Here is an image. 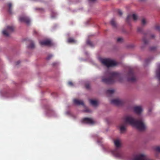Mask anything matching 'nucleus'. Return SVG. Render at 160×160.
<instances>
[{"instance_id":"4","label":"nucleus","mask_w":160,"mask_h":160,"mask_svg":"<svg viewBox=\"0 0 160 160\" xmlns=\"http://www.w3.org/2000/svg\"><path fill=\"white\" fill-rule=\"evenodd\" d=\"M100 61L102 63L107 67H113L117 64L115 61L109 58H102Z\"/></svg>"},{"instance_id":"42","label":"nucleus","mask_w":160,"mask_h":160,"mask_svg":"<svg viewBox=\"0 0 160 160\" xmlns=\"http://www.w3.org/2000/svg\"><path fill=\"white\" fill-rule=\"evenodd\" d=\"M145 62H148V59H147L145 60Z\"/></svg>"},{"instance_id":"14","label":"nucleus","mask_w":160,"mask_h":160,"mask_svg":"<svg viewBox=\"0 0 160 160\" xmlns=\"http://www.w3.org/2000/svg\"><path fill=\"white\" fill-rule=\"evenodd\" d=\"M74 104L76 105H82L84 106V103L82 101L77 99H74L73 101Z\"/></svg>"},{"instance_id":"22","label":"nucleus","mask_w":160,"mask_h":160,"mask_svg":"<svg viewBox=\"0 0 160 160\" xmlns=\"http://www.w3.org/2000/svg\"><path fill=\"white\" fill-rule=\"evenodd\" d=\"M2 96L5 97H8V93L7 92H4L2 93Z\"/></svg>"},{"instance_id":"1","label":"nucleus","mask_w":160,"mask_h":160,"mask_svg":"<svg viewBox=\"0 0 160 160\" xmlns=\"http://www.w3.org/2000/svg\"><path fill=\"white\" fill-rule=\"evenodd\" d=\"M122 77L121 74L117 72H111L109 70L106 71L104 76L102 77V81L107 84H112L116 81L121 82Z\"/></svg>"},{"instance_id":"11","label":"nucleus","mask_w":160,"mask_h":160,"mask_svg":"<svg viewBox=\"0 0 160 160\" xmlns=\"http://www.w3.org/2000/svg\"><path fill=\"white\" fill-rule=\"evenodd\" d=\"M82 122L84 123L89 124H93L94 122L93 120L89 118H85L82 119Z\"/></svg>"},{"instance_id":"24","label":"nucleus","mask_w":160,"mask_h":160,"mask_svg":"<svg viewBox=\"0 0 160 160\" xmlns=\"http://www.w3.org/2000/svg\"><path fill=\"white\" fill-rule=\"evenodd\" d=\"M68 41L70 43L75 42V40L72 38H70L68 39Z\"/></svg>"},{"instance_id":"18","label":"nucleus","mask_w":160,"mask_h":160,"mask_svg":"<svg viewBox=\"0 0 160 160\" xmlns=\"http://www.w3.org/2000/svg\"><path fill=\"white\" fill-rule=\"evenodd\" d=\"M35 47L34 44L32 41L30 42V45L28 46V47L30 48H33Z\"/></svg>"},{"instance_id":"37","label":"nucleus","mask_w":160,"mask_h":160,"mask_svg":"<svg viewBox=\"0 0 160 160\" xmlns=\"http://www.w3.org/2000/svg\"><path fill=\"white\" fill-rule=\"evenodd\" d=\"M57 64V62H54L52 63V65L53 66H55Z\"/></svg>"},{"instance_id":"35","label":"nucleus","mask_w":160,"mask_h":160,"mask_svg":"<svg viewBox=\"0 0 160 160\" xmlns=\"http://www.w3.org/2000/svg\"><path fill=\"white\" fill-rule=\"evenodd\" d=\"M85 112H91V111L90 109H89L88 108H86L85 110H84Z\"/></svg>"},{"instance_id":"31","label":"nucleus","mask_w":160,"mask_h":160,"mask_svg":"<svg viewBox=\"0 0 160 160\" xmlns=\"http://www.w3.org/2000/svg\"><path fill=\"white\" fill-rule=\"evenodd\" d=\"M156 49V47H151L150 48V50L151 51L155 50Z\"/></svg>"},{"instance_id":"12","label":"nucleus","mask_w":160,"mask_h":160,"mask_svg":"<svg viewBox=\"0 0 160 160\" xmlns=\"http://www.w3.org/2000/svg\"><path fill=\"white\" fill-rule=\"evenodd\" d=\"M40 43L41 45L51 46L52 45L51 42L49 40L41 41L40 42Z\"/></svg>"},{"instance_id":"44","label":"nucleus","mask_w":160,"mask_h":160,"mask_svg":"<svg viewBox=\"0 0 160 160\" xmlns=\"http://www.w3.org/2000/svg\"><path fill=\"white\" fill-rule=\"evenodd\" d=\"M34 33H36H36H37V32H36V31H34Z\"/></svg>"},{"instance_id":"3","label":"nucleus","mask_w":160,"mask_h":160,"mask_svg":"<svg viewBox=\"0 0 160 160\" xmlns=\"http://www.w3.org/2000/svg\"><path fill=\"white\" fill-rule=\"evenodd\" d=\"M114 144L116 149L112 152L113 154L116 157L121 159H124L125 155L121 151L119 150L118 148L122 147V143L120 140L115 139L114 140Z\"/></svg>"},{"instance_id":"7","label":"nucleus","mask_w":160,"mask_h":160,"mask_svg":"<svg viewBox=\"0 0 160 160\" xmlns=\"http://www.w3.org/2000/svg\"><path fill=\"white\" fill-rule=\"evenodd\" d=\"M14 28L12 26H7L6 29L2 31L3 34L6 37L9 36L10 34L14 31Z\"/></svg>"},{"instance_id":"6","label":"nucleus","mask_w":160,"mask_h":160,"mask_svg":"<svg viewBox=\"0 0 160 160\" xmlns=\"http://www.w3.org/2000/svg\"><path fill=\"white\" fill-rule=\"evenodd\" d=\"M123 123L120 126V129L121 132H123L126 130L128 124H130V116L125 117L123 118Z\"/></svg>"},{"instance_id":"41","label":"nucleus","mask_w":160,"mask_h":160,"mask_svg":"<svg viewBox=\"0 0 160 160\" xmlns=\"http://www.w3.org/2000/svg\"><path fill=\"white\" fill-rule=\"evenodd\" d=\"M96 0H89V1H92V2H94Z\"/></svg>"},{"instance_id":"30","label":"nucleus","mask_w":160,"mask_h":160,"mask_svg":"<svg viewBox=\"0 0 160 160\" xmlns=\"http://www.w3.org/2000/svg\"><path fill=\"white\" fill-rule=\"evenodd\" d=\"M118 14L120 16H121L122 14V11L120 10H118Z\"/></svg>"},{"instance_id":"21","label":"nucleus","mask_w":160,"mask_h":160,"mask_svg":"<svg viewBox=\"0 0 160 160\" xmlns=\"http://www.w3.org/2000/svg\"><path fill=\"white\" fill-rule=\"evenodd\" d=\"M111 24L113 27H116V23L114 19H112L111 21Z\"/></svg>"},{"instance_id":"39","label":"nucleus","mask_w":160,"mask_h":160,"mask_svg":"<svg viewBox=\"0 0 160 160\" xmlns=\"http://www.w3.org/2000/svg\"><path fill=\"white\" fill-rule=\"evenodd\" d=\"M155 157L157 158H159L157 154L155 155Z\"/></svg>"},{"instance_id":"38","label":"nucleus","mask_w":160,"mask_h":160,"mask_svg":"<svg viewBox=\"0 0 160 160\" xmlns=\"http://www.w3.org/2000/svg\"><path fill=\"white\" fill-rule=\"evenodd\" d=\"M20 61H17V62H16V65H18L19 63H20Z\"/></svg>"},{"instance_id":"29","label":"nucleus","mask_w":160,"mask_h":160,"mask_svg":"<svg viewBox=\"0 0 160 160\" xmlns=\"http://www.w3.org/2000/svg\"><path fill=\"white\" fill-rule=\"evenodd\" d=\"M155 28L156 29L158 30L160 32V26L156 25L155 26Z\"/></svg>"},{"instance_id":"40","label":"nucleus","mask_w":160,"mask_h":160,"mask_svg":"<svg viewBox=\"0 0 160 160\" xmlns=\"http://www.w3.org/2000/svg\"><path fill=\"white\" fill-rule=\"evenodd\" d=\"M130 74V71L129 70H128V75H129Z\"/></svg>"},{"instance_id":"28","label":"nucleus","mask_w":160,"mask_h":160,"mask_svg":"<svg viewBox=\"0 0 160 160\" xmlns=\"http://www.w3.org/2000/svg\"><path fill=\"white\" fill-rule=\"evenodd\" d=\"M117 41L118 42H122L123 41V39L122 38H118L117 39Z\"/></svg>"},{"instance_id":"36","label":"nucleus","mask_w":160,"mask_h":160,"mask_svg":"<svg viewBox=\"0 0 160 160\" xmlns=\"http://www.w3.org/2000/svg\"><path fill=\"white\" fill-rule=\"evenodd\" d=\"M155 37V36L153 34H152L151 35V36H150V37H151V38H154Z\"/></svg>"},{"instance_id":"16","label":"nucleus","mask_w":160,"mask_h":160,"mask_svg":"<svg viewBox=\"0 0 160 160\" xmlns=\"http://www.w3.org/2000/svg\"><path fill=\"white\" fill-rule=\"evenodd\" d=\"M158 69L156 71V76L159 79L160 81V64L158 65Z\"/></svg>"},{"instance_id":"2","label":"nucleus","mask_w":160,"mask_h":160,"mask_svg":"<svg viewBox=\"0 0 160 160\" xmlns=\"http://www.w3.org/2000/svg\"><path fill=\"white\" fill-rule=\"evenodd\" d=\"M133 125L140 131H144L146 128L142 118L140 116L137 119H134L131 117V125Z\"/></svg>"},{"instance_id":"15","label":"nucleus","mask_w":160,"mask_h":160,"mask_svg":"<svg viewBox=\"0 0 160 160\" xmlns=\"http://www.w3.org/2000/svg\"><path fill=\"white\" fill-rule=\"evenodd\" d=\"M8 10V12L10 14L12 12V4L11 3H8L7 4Z\"/></svg>"},{"instance_id":"33","label":"nucleus","mask_w":160,"mask_h":160,"mask_svg":"<svg viewBox=\"0 0 160 160\" xmlns=\"http://www.w3.org/2000/svg\"><path fill=\"white\" fill-rule=\"evenodd\" d=\"M68 84L70 86H73V83L71 81H69Z\"/></svg>"},{"instance_id":"23","label":"nucleus","mask_w":160,"mask_h":160,"mask_svg":"<svg viewBox=\"0 0 160 160\" xmlns=\"http://www.w3.org/2000/svg\"><path fill=\"white\" fill-rule=\"evenodd\" d=\"M87 43L88 45L91 47L93 46V45L92 42L89 40H88L87 41Z\"/></svg>"},{"instance_id":"25","label":"nucleus","mask_w":160,"mask_h":160,"mask_svg":"<svg viewBox=\"0 0 160 160\" xmlns=\"http://www.w3.org/2000/svg\"><path fill=\"white\" fill-rule=\"evenodd\" d=\"M155 150L157 152H160V146H158L156 147L155 148Z\"/></svg>"},{"instance_id":"27","label":"nucleus","mask_w":160,"mask_h":160,"mask_svg":"<svg viewBox=\"0 0 160 160\" xmlns=\"http://www.w3.org/2000/svg\"><path fill=\"white\" fill-rule=\"evenodd\" d=\"M142 24L143 25H145L147 23V22L145 18H142L141 21Z\"/></svg>"},{"instance_id":"26","label":"nucleus","mask_w":160,"mask_h":160,"mask_svg":"<svg viewBox=\"0 0 160 160\" xmlns=\"http://www.w3.org/2000/svg\"><path fill=\"white\" fill-rule=\"evenodd\" d=\"M132 17L134 20H136L137 19V16L135 14H133L132 17L131 16V18Z\"/></svg>"},{"instance_id":"8","label":"nucleus","mask_w":160,"mask_h":160,"mask_svg":"<svg viewBox=\"0 0 160 160\" xmlns=\"http://www.w3.org/2000/svg\"><path fill=\"white\" fill-rule=\"evenodd\" d=\"M111 103L118 106L122 105L125 103V101L122 99H114L111 101Z\"/></svg>"},{"instance_id":"17","label":"nucleus","mask_w":160,"mask_h":160,"mask_svg":"<svg viewBox=\"0 0 160 160\" xmlns=\"http://www.w3.org/2000/svg\"><path fill=\"white\" fill-rule=\"evenodd\" d=\"M89 101L91 104L93 106H97L98 104V102L96 100L90 99Z\"/></svg>"},{"instance_id":"34","label":"nucleus","mask_w":160,"mask_h":160,"mask_svg":"<svg viewBox=\"0 0 160 160\" xmlns=\"http://www.w3.org/2000/svg\"><path fill=\"white\" fill-rule=\"evenodd\" d=\"M86 88L87 89H89L90 87V85L88 84H86L85 85Z\"/></svg>"},{"instance_id":"9","label":"nucleus","mask_w":160,"mask_h":160,"mask_svg":"<svg viewBox=\"0 0 160 160\" xmlns=\"http://www.w3.org/2000/svg\"><path fill=\"white\" fill-rule=\"evenodd\" d=\"M133 110L134 112L138 115H140L143 111L142 106H135L133 107Z\"/></svg>"},{"instance_id":"20","label":"nucleus","mask_w":160,"mask_h":160,"mask_svg":"<svg viewBox=\"0 0 160 160\" xmlns=\"http://www.w3.org/2000/svg\"><path fill=\"white\" fill-rule=\"evenodd\" d=\"M126 22L128 24H130V15L129 14L128 15L127 18L126 19Z\"/></svg>"},{"instance_id":"13","label":"nucleus","mask_w":160,"mask_h":160,"mask_svg":"<svg viewBox=\"0 0 160 160\" xmlns=\"http://www.w3.org/2000/svg\"><path fill=\"white\" fill-rule=\"evenodd\" d=\"M137 78L134 73H133L132 69L131 68V83L134 82L136 81Z\"/></svg>"},{"instance_id":"19","label":"nucleus","mask_w":160,"mask_h":160,"mask_svg":"<svg viewBox=\"0 0 160 160\" xmlns=\"http://www.w3.org/2000/svg\"><path fill=\"white\" fill-rule=\"evenodd\" d=\"M114 92V91L113 89H108L106 93L108 94H113Z\"/></svg>"},{"instance_id":"32","label":"nucleus","mask_w":160,"mask_h":160,"mask_svg":"<svg viewBox=\"0 0 160 160\" xmlns=\"http://www.w3.org/2000/svg\"><path fill=\"white\" fill-rule=\"evenodd\" d=\"M52 57V55H49L47 58V60H49Z\"/></svg>"},{"instance_id":"10","label":"nucleus","mask_w":160,"mask_h":160,"mask_svg":"<svg viewBox=\"0 0 160 160\" xmlns=\"http://www.w3.org/2000/svg\"><path fill=\"white\" fill-rule=\"evenodd\" d=\"M19 20L20 22H25L27 24H29L30 22V19L28 17L26 16L20 17Z\"/></svg>"},{"instance_id":"5","label":"nucleus","mask_w":160,"mask_h":160,"mask_svg":"<svg viewBox=\"0 0 160 160\" xmlns=\"http://www.w3.org/2000/svg\"><path fill=\"white\" fill-rule=\"evenodd\" d=\"M138 32H139L143 34L144 36L142 38V41L143 42L144 45L141 46V48H143L144 46L148 44V40L146 39V37L148 36V32H144L143 31V28L142 27H139L138 28Z\"/></svg>"},{"instance_id":"43","label":"nucleus","mask_w":160,"mask_h":160,"mask_svg":"<svg viewBox=\"0 0 160 160\" xmlns=\"http://www.w3.org/2000/svg\"><path fill=\"white\" fill-rule=\"evenodd\" d=\"M130 47H131V48L132 47H133V46L131 44Z\"/></svg>"}]
</instances>
